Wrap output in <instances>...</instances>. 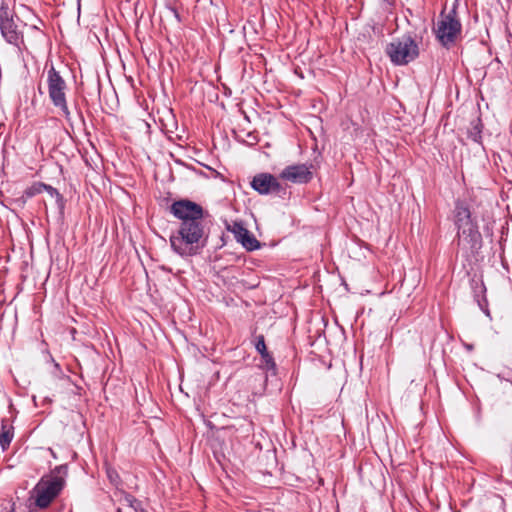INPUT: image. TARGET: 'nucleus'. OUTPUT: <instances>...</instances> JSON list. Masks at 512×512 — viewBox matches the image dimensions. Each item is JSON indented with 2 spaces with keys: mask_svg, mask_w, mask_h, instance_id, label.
Masks as SVG:
<instances>
[{
  "mask_svg": "<svg viewBox=\"0 0 512 512\" xmlns=\"http://www.w3.org/2000/svg\"><path fill=\"white\" fill-rule=\"evenodd\" d=\"M454 222L457 228L458 247L462 255L469 260L479 254L483 246V238L478 222L466 203L457 201L454 210Z\"/></svg>",
  "mask_w": 512,
  "mask_h": 512,
  "instance_id": "1",
  "label": "nucleus"
},
{
  "mask_svg": "<svg viewBox=\"0 0 512 512\" xmlns=\"http://www.w3.org/2000/svg\"><path fill=\"white\" fill-rule=\"evenodd\" d=\"M209 229L204 218L191 220L190 223L180 224L177 232L170 236L173 251L181 257L200 254L207 245Z\"/></svg>",
  "mask_w": 512,
  "mask_h": 512,
  "instance_id": "2",
  "label": "nucleus"
},
{
  "mask_svg": "<svg viewBox=\"0 0 512 512\" xmlns=\"http://www.w3.org/2000/svg\"><path fill=\"white\" fill-rule=\"evenodd\" d=\"M68 466H56L47 475L42 476L33 489L35 506L40 509L47 508L63 491L66 486Z\"/></svg>",
  "mask_w": 512,
  "mask_h": 512,
  "instance_id": "3",
  "label": "nucleus"
},
{
  "mask_svg": "<svg viewBox=\"0 0 512 512\" xmlns=\"http://www.w3.org/2000/svg\"><path fill=\"white\" fill-rule=\"evenodd\" d=\"M385 52L393 64L402 66L419 56V46L410 34H404L387 44Z\"/></svg>",
  "mask_w": 512,
  "mask_h": 512,
  "instance_id": "4",
  "label": "nucleus"
},
{
  "mask_svg": "<svg viewBox=\"0 0 512 512\" xmlns=\"http://www.w3.org/2000/svg\"><path fill=\"white\" fill-rule=\"evenodd\" d=\"M434 31L442 46L449 48L455 43L462 31V25L455 8L447 13L441 12Z\"/></svg>",
  "mask_w": 512,
  "mask_h": 512,
  "instance_id": "5",
  "label": "nucleus"
},
{
  "mask_svg": "<svg viewBox=\"0 0 512 512\" xmlns=\"http://www.w3.org/2000/svg\"><path fill=\"white\" fill-rule=\"evenodd\" d=\"M48 94L53 105L58 108L67 121L71 120V113L66 100V82L59 72L51 66L47 71Z\"/></svg>",
  "mask_w": 512,
  "mask_h": 512,
  "instance_id": "6",
  "label": "nucleus"
},
{
  "mask_svg": "<svg viewBox=\"0 0 512 512\" xmlns=\"http://www.w3.org/2000/svg\"><path fill=\"white\" fill-rule=\"evenodd\" d=\"M0 31L9 44L19 47L23 43V33L15 23L14 13L9 10L5 2H2L0 6Z\"/></svg>",
  "mask_w": 512,
  "mask_h": 512,
  "instance_id": "7",
  "label": "nucleus"
},
{
  "mask_svg": "<svg viewBox=\"0 0 512 512\" xmlns=\"http://www.w3.org/2000/svg\"><path fill=\"white\" fill-rule=\"evenodd\" d=\"M170 212L181 221L180 224L190 223L191 220L204 218V209L201 205L188 199L175 201L170 206Z\"/></svg>",
  "mask_w": 512,
  "mask_h": 512,
  "instance_id": "8",
  "label": "nucleus"
},
{
  "mask_svg": "<svg viewBox=\"0 0 512 512\" xmlns=\"http://www.w3.org/2000/svg\"><path fill=\"white\" fill-rule=\"evenodd\" d=\"M251 187L261 195L272 193L281 195V193H286L285 188H283L278 179L270 173L255 175L251 181Z\"/></svg>",
  "mask_w": 512,
  "mask_h": 512,
  "instance_id": "9",
  "label": "nucleus"
},
{
  "mask_svg": "<svg viewBox=\"0 0 512 512\" xmlns=\"http://www.w3.org/2000/svg\"><path fill=\"white\" fill-rule=\"evenodd\" d=\"M311 167L306 164L289 165L281 171L279 177L294 184H306L313 178Z\"/></svg>",
  "mask_w": 512,
  "mask_h": 512,
  "instance_id": "10",
  "label": "nucleus"
},
{
  "mask_svg": "<svg viewBox=\"0 0 512 512\" xmlns=\"http://www.w3.org/2000/svg\"><path fill=\"white\" fill-rule=\"evenodd\" d=\"M13 437L14 427L11 424H9L7 419H2L0 431V446L3 451H5L9 447Z\"/></svg>",
  "mask_w": 512,
  "mask_h": 512,
  "instance_id": "11",
  "label": "nucleus"
},
{
  "mask_svg": "<svg viewBox=\"0 0 512 512\" xmlns=\"http://www.w3.org/2000/svg\"><path fill=\"white\" fill-rule=\"evenodd\" d=\"M482 131L483 123L481 119L477 117L470 122V126L467 131L468 138L475 143L482 144Z\"/></svg>",
  "mask_w": 512,
  "mask_h": 512,
  "instance_id": "12",
  "label": "nucleus"
},
{
  "mask_svg": "<svg viewBox=\"0 0 512 512\" xmlns=\"http://www.w3.org/2000/svg\"><path fill=\"white\" fill-rule=\"evenodd\" d=\"M238 242L248 251H254L260 248V242L249 231L245 232Z\"/></svg>",
  "mask_w": 512,
  "mask_h": 512,
  "instance_id": "13",
  "label": "nucleus"
},
{
  "mask_svg": "<svg viewBox=\"0 0 512 512\" xmlns=\"http://www.w3.org/2000/svg\"><path fill=\"white\" fill-rule=\"evenodd\" d=\"M473 289L475 296L478 297L479 294H483L482 300L478 299V305L482 310H484V305L487 306V299L485 297L486 287L483 283V281H473Z\"/></svg>",
  "mask_w": 512,
  "mask_h": 512,
  "instance_id": "14",
  "label": "nucleus"
},
{
  "mask_svg": "<svg viewBox=\"0 0 512 512\" xmlns=\"http://www.w3.org/2000/svg\"><path fill=\"white\" fill-rule=\"evenodd\" d=\"M227 230L231 231L236 240L239 241V239L244 235L245 232L248 230L244 227L242 222L234 221L232 224L227 225Z\"/></svg>",
  "mask_w": 512,
  "mask_h": 512,
  "instance_id": "15",
  "label": "nucleus"
},
{
  "mask_svg": "<svg viewBox=\"0 0 512 512\" xmlns=\"http://www.w3.org/2000/svg\"><path fill=\"white\" fill-rule=\"evenodd\" d=\"M121 495H122L121 500H123L127 506L137 510L139 502L133 495L128 494L126 492H121Z\"/></svg>",
  "mask_w": 512,
  "mask_h": 512,
  "instance_id": "16",
  "label": "nucleus"
},
{
  "mask_svg": "<svg viewBox=\"0 0 512 512\" xmlns=\"http://www.w3.org/2000/svg\"><path fill=\"white\" fill-rule=\"evenodd\" d=\"M45 188H46V184H44V183H35V184H33L31 187H29L26 190V195L29 196V197H32V196H34L36 194H40V193L44 192Z\"/></svg>",
  "mask_w": 512,
  "mask_h": 512,
  "instance_id": "17",
  "label": "nucleus"
},
{
  "mask_svg": "<svg viewBox=\"0 0 512 512\" xmlns=\"http://www.w3.org/2000/svg\"><path fill=\"white\" fill-rule=\"evenodd\" d=\"M45 191L50 195L51 198H54L56 203L61 206L62 203H63V197L62 195L58 192L57 189H55L54 187L50 186V185H47L46 184V188H45Z\"/></svg>",
  "mask_w": 512,
  "mask_h": 512,
  "instance_id": "18",
  "label": "nucleus"
},
{
  "mask_svg": "<svg viewBox=\"0 0 512 512\" xmlns=\"http://www.w3.org/2000/svg\"><path fill=\"white\" fill-rule=\"evenodd\" d=\"M262 362L267 370L275 369V362L272 355L269 352H265L262 356Z\"/></svg>",
  "mask_w": 512,
  "mask_h": 512,
  "instance_id": "19",
  "label": "nucleus"
},
{
  "mask_svg": "<svg viewBox=\"0 0 512 512\" xmlns=\"http://www.w3.org/2000/svg\"><path fill=\"white\" fill-rule=\"evenodd\" d=\"M255 349L262 356L265 352H268L265 339L263 335H259L256 338Z\"/></svg>",
  "mask_w": 512,
  "mask_h": 512,
  "instance_id": "20",
  "label": "nucleus"
},
{
  "mask_svg": "<svg viewBox=\"0 0 512 512\" xmlns=\"http://www.w3.org/2000/svg\"><path fill=\"white\" fill-rule=\"evenodd\" d=\"M107 475H108V478L111 481V483L118 485L120 477L114 469H108Z\"/></svg>",
  "mask_w": 512,
  "mask_h": 512,
  "instance_id": "21",
  "label": "nucleus"
}]
</instances>
